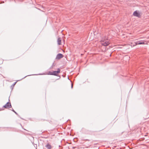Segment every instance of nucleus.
<instances>
[{
  "instance_id": "1",
  "label": "nucleus",
  "mask_w": 149,
  "mask_h": 149,
  "mask_svg": "<svg viewBox=\"0 0 149 149\" xmlns=\"http://www.w3.org/2000/svg\"><path fill=\"white\" fill-rule=\"evenodd\" d=\"M101 43L104 46H107L109 44V42L107 38L105 37L102 38L101 40Z\"/></svg>"
},
{
  "instance_id": "2",
  "label": "nucleus",
  "mask_w": 149,
  "mask_h": 149,
  "mask_svg": "<svg viewBox=\"0 0 149 149\" xmlns=\"http://www.w3.org/2000/svg\"><path fill=\"white\" fill-rule=\"evenodd\" d=\"M60 70L59 68L57 69V71H54L53 72H49V73H51L50 74L52 75H57L58 73L60 72Z\"/></svg>"
},
{
  "instance_id": "3",
  "label": "nucleus",
  "mask_w": 149,
  "mask_h": 149,
  "mask_svg": "<svg viewBox=\"0 0 149 149\" xmlns=\"http://www.w3.org/2000/svg\"><path fill=\"white\" fill-rule=\"evenodd\" d=\"M11 105L10 103L7 102L5 105L3 106V107L6 108H10L11 107Z\"/></svg>"
},
{
  "instance_id": "4",
  "label": "nucleus",
  "mask_w": 149,
  "mask_h": 149,
  "mask_svg": "<svg viewBox=\"0 0 149 149\" xmlns=\"http://www.w3.org/2000/svg\"><path fill=\"white\" fill-rule=\"evenodd\" d=\"M63 57V55L61 54H58L56 57V58L59 59Z\"/></svg>"
},
{
  "instance_id": "5",
  "label": "nucleus",
  "mask_w": 149,
  "mask_h": 149,
  "mask_svg": "<svg viewBox=\"0 0 149 149\" xmlns=\"http://www.w3.org/2000/svg\"><path fill=\"white\" fill-rule=\"evenodd\" d=\"M133 15L136 17H139L140 16V13L139 12H137L136 11H135L133 13Z\"/></svg>"
},
{
  "instance_id": "6",
  "label": "nucleus",
  "mask_w": 149,
  "mask_h": 149,
  "mask_svg": "<svg viewBox=\"0 0 149 149\" xmlns=\"http://www.w3.org/2000/svg\"><path fill=\"white\" fill-rule=\"evenodd\" d=\"M45 147L48 149H51L52 148V146L51 145H50L49 143L47 144V145L45 146Z\"/></svg>"
},
{
  "instance_id": "7",
  "label": "nucleus",
  "mask_w": 149,
  "mask_h": 149,
  "mask_svg": "<svg viewBox=\"0 0 149 149\" xmlns=\"http://www.w3.org/2000/svg\"><path fill=\"white\" fill-rule=\"evenodd\" d=\"M61 40L60 38H58L57 40L58 44L59 45H61Z\"/></svg>"
},
{
  "instance_id": "8",
  "label": "nucleus",
  "mask_w": 149,
  "mask_h": 149,
  "mask_svg": "<svg viewBox=\"0 0 149 149\" xmlns=\"http://www.w3.org/2000/svg\"><path fill=\"white\" fill-rule=\"evenodd\" d=\"M138 43V41H137V42H135L134 43H133V44L132 45L133 43H131V46L132 47H134V46H135L136 45H138V44H137V43Z\"/></svg>"
},
{
  "instance_id": "9",
  "label": "nucleus",
  "mask_w": 149,
  "mask_h": 149,
  "mask_svg": "<svg viewBox=\"0 0 149 149\" xmlns=\"http://www.w3.org/2000/svg\"><path fill=\"white\" fill-rule=\"evenodd\" d=\"M140 44H146V42L144 41H140Z\"/></svg>"
},
{
  "instance_id": "10",
  "label": "nucleus",
  "mask_w": 149,
  "mask_h": 149,
  "mask_svg": "<svg viewBox=\"0 0 149 149\" xmlns=\"http://www.w3.org/2000/svg\"><path fill=\"white\" fill-rule=\"evenodd\" d=\"M137 44H138V45H141V44H140V41H138V43H137Z\"/></svg>"
},
{
  "instance_id": "11",
  "label": "nucleus",
  "mask_w": 149,
  "mask_h": 149,
  "mask_svg": "<svg viewBox=\"0 0 149 149\" xmlns=\"http://www.w3.org/2000/svg\"><path fill=\"white\" fill-rule=\"evenodd\" d=\"M12 111H13L15 113L17 114V113L13 109Z\"/></svg>"
},
{
  "instance_id": "12",
  "label": "nucleus",
  "mask_w": 149,
  "mask_h": 149,
  "mask_svg": "<svg viewBox=\"0 0 149 149\" xmlns=\"http://www.w3.org/2000/svg\"><path fill=\"white\" fill-rule=\"evenodd\" d=\"M16 82H15L13 85L12 86H14L15 85V84H16Z\"/></svg>"
},
{
  "instance_id": "13",
  "label": "nucleus",
  "mask_w": 149,
  "mask_h": 149,
  "mask_svg": "<svg viewBox=\"0 0 149 149\" xmlns=\"http://www.w3.org/2000/svg\"><path fill=\"white\" fill-rule=\"evenodd\" d=\"M73 88V84H71V88Z\"/></svg>"
}]
</instances>
